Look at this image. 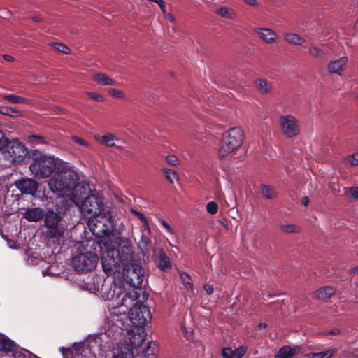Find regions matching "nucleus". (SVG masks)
Segmentation results:
<instances>
[{"instance_id": "obj_56", "label": "nucleus", "mask_w": 358, "mask_h": 358, "mask_svg": "<svg viewBox=\"0 0 358 358\" xmlns=\"http://www.w3.org/2000/svg\"><path fill=\"white\" fill-rule=\"evenodd\" d=\"M32 138H34V139H37V140L42 139V137L40 136H33Z\"/></svg>"}, {"instance_id": "obj_51", "label": "nucleus", "mask_w": 358, "mask_h": 358, "mask_svg": "<svg viewBox=\"0 0 358 358\" xmlns=\"http://www.w3.org/2000/svg\"><path fill=\"white\" fill-rule=\"evenodd\" d=\"M301 203L304 206H307L309 203V199L308 196H304L301 199Z\"/></svg>"}, {"instance_id": "obj_3", "label": "nucleus", "mask_w": 358, "mask_h": 358, "mask_svg": "<svg viewBox=\"0 0 358 358\" xmlns=\"http://www.w3.org/2000/svg\"><path fill=\"white\" fill-rule=\"evenodd\" d=\"M131 258V249L124 242H118L105 245V250L101 256V263L104 272L107 275L119 272L124 265L123 275L126 281L133 287L140 288L144 278V271L136 263L125 264Z\"/></svg>"}, {"instance_id": "obj_13", "label": "nucleus", "mask_w": 358, "mask_h": 358, "mask_svg": "<svg viewBox=\"0 0 358 358\" xmlns=\"http://www.w3.org/2000/svg\"><path fill=\"white\" fill-rule=\"evenodd\" d=\"M112 352L113 358H138L136 352L128 346L116 345Z\"/></svg>"}, {"instance_id": "obj_50", "label": "nucleus", "mask_w": 358, "mask_h": 358, "mask_svg": "<svg viewBox=\"0 0 358 358\" xmlns=\"http://www.w3.org/2000/svg\"><path fill=\"white\" fill-rule=\"evenodd\" d=\"M339 333V330L338 329H334L331 331H326L324 333L325 335H330V334H337Z\"/></svg>"}, {"instance_id": "obj_18", "label": "nucleus", "mask_w": 358, "mask_h": 358, "mask_svg": "<svg viewBox=\"0 0 358 358\" xmlns=\"http://www.w3.org/2000/svg\"><path fill=\"white\" fill-rule=\"evenodd\" d=\"M43 216V211L39 208L27 209L24 214V217L29 222L39 221Z\"/></svg>"}, {"instance_id": "obj_1", "label": "nucleus", "mask_w": 358, "mask_h": 358, "mask_svg": "<svg viewBox=\"0 0 358 358\" xmlns=\"http://www.w3.org/2000/svg\"><path fill=\"white\" fill-rule=\"evenodd\" d=\"M134 289L127 292L120 285H113L102 289V297L108 301V308L110 316L108 317L103 329L108 336L116 339L123 331L126 322L134 327H143L151 319L149 308L138 300Z\"/></svg>"}, {"instance_id": "obj_36", "label": "nucleus", "mask_w": 358, "mask_h": 358, "mask_svg": "<svg viewBox=\"0 0 358 358\" xmlns=\"http://www.w3.org/2000/svg\"><path fill=\"white\" fill-rule=\"evenodd\" d=\"M218 205L214 201H210L206 205V210L208 213L214 215L217 212Z\"/></svg>"}, {"instance_id": "obj_20", "label": "nucleus", "mask_w": 358, "mask_h": 358, "mask_svg": "<svg viewBox=\"0 0 358 358\" xmlns=\"http://www.w3.org/2000/svg\"><path fill=\"white\" fill-rule=\"evenodd\" d=\"M59 350L62 354L63 358H84L83 352L85 350L81 348L70 349L62 347L59 348Z\"/></svg>"}, {"instance_id": "obj_42", "label": "nucleus", "mask_w": 358, "mask_h": 358, "mask_svg": "<svg viewBox=\"0 0 358 358\" xmlns=\"http://www.w3.org/2000/svg\"><path fill=\"white\" fill-rule=\"evenodd\" d=\"M53 48L55 50H57L61 52H64V53H67L69 51V48L62 43H55L53 45Z\"/></svg>"}, {"instance_id": "obj_24", "label": "nucleus", "mask_w": 358, "mask_h": 358, "mask_svg": "<svg viewBox=\"0 0 358 358\" xmlns=\"http://www.w3.org/2000/svg\"><path fill=\"white\" fill-rule=\"evenodd\" d=\"M298 348L290 346H284L280 349L274 358H292L296 353Z\"/></svg>"}, {"instance_id": "obj_41", "label": "nucleus", "mask_w": 358, "mask_h": 358, "mask_svg": "<svg viewBox=\"0 0 358 358\" xmlns=\"http://www.w3.org/2000/svg\"><path fill=\"white\" fill-rule=\"evenodd\" d=\"M166 160L169 164L172 166H176L179 164L178 158L173 155H167L166 157Z\"/></svg>"}, {"instance_id": "obj_16", "label": "nucleus", "mask_w": 358, "mask_h": 358, "mask_svg": "<svg viewBox=\"0 0 358 358\" xmlns=\"http://www.w3.org/2000/svg\"><path fill=\"white\" fill-rule=\"evenodd\" d=\"M247 348L241 345L235 350L231 348H224L222 350V356L224 358H241L246 352Z\"/></svg>"}, {"instance_id": "obj_39", "label": "nucleus", "mask_w": 358, "mask_h": 358, "mask_svg": "<svg viewBox=\"0 0 358 358\" xmlns=\"http://www.w3.org/2000/svg\"><path fill=\"white\" fill-rule=\"evenodd\" d=\"M8 141L4 134L0 131V151H5L6 150Z\"/></svg>"}, {"instance_id": "obj_57", "label": "nucleus", "mask_w": 358, "mask_h": 358, "mask_svg": "<svg viewBox=\"0 0 358 358\" xmlns=\"http://www.w3.org/2000/svg\"><path fill=\"white\" fill-rule=\"evenodd\" d=\"M148 358H157L155 354L148 355Z\"/></svg>"}, {"instance_id": "obj_17", "label": "nucleus", "mask_w": 358, "mask_h": 358, "mask_svg": "<svg viewBox=\"0 0 358 358\" xmlns=\"http://www.w3.org/2000/svg\"><path fill=\"white\" fill-rule=\"evenodd\" d=\"M94 138L101 144L108 147L116 146L115 141H119V138L111 133H107L102 136H95Z\"/></svg>"}, {"instance_id": "obj_32", "label": "nucleus", "mask_w": 358, "mask_h": 358, "mask_svg": "<svg viewBox=\"0 0 358 358\" xmlns=\"http://www.w3.org/2000/svg\"><path fill=\"white\" fill-rule=\"evenodd\" d=\"M308 53L314 57H322L324 55L323 50L315 45H310Z\"/></svg>"}, {"instance_id": "obj_9", "label": "nucleus", "mask_w": 358, "mask_h": 358, "mask_svg": "<svg viewBox=\"0 0 358 358\" xmlns=\"http://www.w3.org/2000/svg\"><path fill=\"white\" fill-rule=\"evenodd\" d=\"M10 162H22L27 155V149L17 141L7 142L6 150L1 151Z\"/></svg>"}, {"instance_id": "obj_31", "label": "nucleus", "mask_w": 358, "mask_h": 358, "mask_svg": "<svg viewBox=\"0 0 358 358\" xmlns=\"http://www.w3.org/2000/svg\"><path fill=\"white\" fill-rule=\"evenodd\" d=\"M159 267L162 270H166L171 267L169 258L164 254H161L159 256Z\"/></svg>"}, {"instance_id": "obj_43", "label": "nucleus", "mask_w": 358, "mask_h": 358, "mask_svg": "<svg viewBox=\"0 0 358 358\" xmlns=\"http://www.w3.org/2000/svg\"><path fill=\"white\" fill-rule=\"evenodd\" d=\"M72 140L73 141V142L78 143L80 145L85 146V147L90 146V143L87 141H85V139H83L80 137L73 136Z\"/></svg>"}, {"instance_id": "obj_21", "label": "nucleus", "mask_w": 358, "mask_h": 358, "mask_svg": "<svg viewBox=\"0 0 358 358\" xmlns=\"http://www.w3.org/2000/svg\"><path fill=\"white\" fill-rule=\"evenodd\" d=\"M17 350L16 344L8 337L0 335V350L4 352H13Z\"/></svg>"}, {"instance_id": "obj_30", "label": "nucleus", "mask_w": 358, "mask_h": 358, "mask_svg": "<svg viewBox=\"0 0 358 358\" xmlns=\"http://www.w3.org/2000/svg\"><path fill=\"white\" fill-rule=\"evenodd\" d=\"M0 113L13 117H21L22 113L13 108H0Z\"/></svg>"}, {"instance_id": "obj_29", "label": "nucleus", "mask_w": 358, "mask_h": 358, "mask_svg": "<svg viewBox=\"0 0 358 358\" xmlns=\"http://www.w3.org/2000/svg\"><path fill=\"white\" fill-rule=\"evenodd\" d=\"M261 194L262 196L268 199H274L276 196L274 189L268 185H262L261 188Z\"/></svg>"}, {"instance_id": "obj_37", "label": "nucleus", "mask_w": 358, "mask_h": 358, "mask_svg": "<svg viewBox=\"0 0 358 358\" xmlns=\"http://www.w3.org/2000/svg\"><path fill=\"white\" fill-rule=\"evenodd\" d=\"M181 278H182V280L183 281L184 285L186 287V288L188 289L192 290L193 285H192V283L191 282V279H190L189 275L186 274V273H183L181 274Z\"/></svg>"}, {"instance_id": "obj_5", "label": "nucleus", "mask_w": 358, "mask_h": 358, "mask_svg": "<svg viewBox=\"0 0 358 358\" xmlns=\"http://www.w3.org/2000/svg\"><path fill=\"white\" fill-rule=\"evenodd\" d=\"M244 138V131L239 127H234L224 131L219 143L217 157L222 159L235 154L242 146Z\"/></svg>"}, {"instance_id": "obj_55", "label": "nucleus", "mask_w": 358, "mask_h": 358, "mask_svg": "<svg viewBox=\"0 0 358 358\" xmlns=\"http://www.w3.org/2000/svg\"><path fill=\"white\" fill-rule=\"evenodd\" d=\"M352 272L358 275V265L352 269Z\"/></svg>"}, {"instance_id": "obj_47", "label": "nucleus", "mask_w": 358, "mask_h": 358, "mask_svg": "<svg viewBox=\"0 0 358 358\" xmlns=\"http://www.w3.org/2000/svg\"><path fill=\"white\" fill-rule=\"evenodd\" d=\"M349 192L352 196L354 198H358V188L357 187H351L349 189Z\"/></svg>"}, {"instance_id": "obj_4", "label": "nucleus", "mask_w": 358, "mask_h": 358, "mask_svg": "<svg viewBox=\"0 0 358 358\" xmlns=\"http://www.w3.org/2000/svg\"><path fill=\"white\" fill-rule=\"evenodd\" d=\"M71 190L72 194L70 195L59 196L65 198L66 201H70L68 206H71L73 203L78 206L83 215L89 218L107 211V209L103 207L102 199L98 196L92 194L85 197V200L82 201L87 194V188L80 185L78 180L72 187Z\"/></svg>"}, {"instance_id": "obj_10", "label": "nucleus", "mask_w": 358, "mask_h": 358, "mask_svg": "<svg viewBox=\"0 0 358 358\" xmlns=\"http://www.w3.org/2000/svg\"><path fill=\"white\" fill-rule=\"evenodd\" d=\"M282 133L288 138L299 134L300 125L298 120L291 115H283L279 118Z\"/></svg>"}, {"instance_id": "obj_12", "label": "nucleus", "mask_w": 358, "mask_h": 358, "mask_svg": "<svg viewBox=\"0 0 358 358\" xmlns=\"http://www.w3.org/2000/svg\"><path fill=\"white\" fill-rule=\"evenodd\" d=\"M255 31L258 37L266 43L272 44L277 41V34L270 28L258 27L255 29Z\"/></svg>"}, {"instance_id": "obj_14", "label": "nucleus", "mask_w": 358, "mask_h": 358, "mask_svg": "<svg viewBox=\"0 0 358 358\" xmlns=\"http://www.w3.org/2000/svg\"><path fill=\"white\" fill-rule=\"evenodd\" d=\"M348 59L347 57H342L341 58L331 60L327 66L328 71L331 73L341 74V71L344 69Z\"/></svg>"}, {"instance_id": "obj_49", "label": "nucleus", "mask_w": 358, "mask_h": 358, "mask_svg": "<svg viewBox=\"0 0 358 358\" xmlns=\"http://www.w3.org/2000/svg\"><path fill=\"white\" fill-rule=\"evenodd\" d=\"M243 1L248 5L256 6L258 5V2L257 0H243Z\"/></svg>"}, {"instance_id": "obj_58", "label": "nucleus", "mask_w": 358, "mask_h": 358, "mask_svg": "<svg viewBox=\"0 0 358 358\" xmlns=\"http://www.w3.org/2000/svg\"><path fill=\"white\" fill-rule=\"evenodd\" d=\"M357 287H358V284H357Z\"/></svg>"}, {"instance_id": "obj_11", "label": "nucleus", "mask_w": 358, "mask_h": 358, "mask_svg": "<svg viewBox=\"0 0 358 358\" xmlns=\"http://www.w3.org/2000/svg\"><path fill=\"white\" fill-rule=\"evenodd\" d=\"M15 185L23 194L34 195L38 190V183L30 178L16 181Z\"/></svg>"}, {"instance_id": "obj_53", "label": "nucleus", "mask_w": 358, "mask_h": 358, "mask_svg": "<svg viewBox=\"0 0 358 358\" xmlns=\"http://www.w3.org/2000/svg\"><path fill=\"white\" fill-rule=\"evenodd\" d=\"M32 20L35 22H39L41 21V18L39 16H34L33 17Z\"/></svg>"}, {"instance_id": "obj_7", "label": "nucleus", "mask_w": 358, "mask_h": 358, "mask_svg": "<svg viewBox=\"0 0 358 358\" xmlns=\"http://www.w3.org/2000/svg\"><path fill=\"white\" fill-rule=\"evenodd\" d=\"M127 335L124 342L117 343L116 345L128 346L136 351L138 355V348L145 340V331L143 327L131 326L130 328L125 327Z\"/></svg>"}, {"instance_id": "obj_27", "label": "nucleus", "mask_w": 358, "mask_h": 358, "mask_svg": "<svg viewBox=\"0 0 358 358\" xmlns=\"http://www.w3.org/2000/svg\"><path fill=\"white\" fill-rule=\"evenodd\" d=\"M2 98L13 103H30V101L29 99L15 94H4L2 96Z\"/></svg>"}, {"instance_id": "obj_48", "label": "nucleus", "mask_w": 358, "mask_h": 358, "mask_svg": "<svg viewBox=\"0 0 358 358\" xmlns=\"http://www.w3.org/2000/svg\"><path fill=\"white\" fill-rule=\"evenodd\" d=\"M203 289L208 294H211L213 292V287L210 285H208V284L205 285L203 286Z\"/></svg>"}, {"instance_id": "obj_6", "label": "nucleus", "mask_w": 358, "mask_h": 358, "mask_svg": "<svg viewBox=\"0 0 358 358\" xmlns=\"http://www.w3.org/2000/svg\"><path fill=\"white\" fill-rule=\"evenodd\" d=\"M88 219V227L92 233L97 237L106 236L113 227V220L108 210Z\"/></svg>"}, {"instance_id": "obj_33", "label": "nucleus", "mask_w": 358, "mask_h": 358, "mask_svg": "<svg viewBox=\"0 0 358 358\" xmlns=\"http://www.w3.org/2000/svg\"><path fill=\"white\" fill-rule=\"evenodd\" d=\"M280 230L285 233H294L299 230V227L294 224H287L280 226Z\"/></svg>"}, {"instance_id": "obj_19", "label": "nucleus", "mask_w": 358, "mask_h": 358, "mask_svg": "<svg viewBox=\"0 0 358 358\" xmlns=\"http://www.w3.org/2000/svg\"><path fill=\"white\" fill-rule=\"evenodd\" d=\"M335 292V289L333 287L327 286L315 292L313 298L320 300H327L333 296Z\"/></svg>"}, {"instance_id": "obj_34", "label": "nucleus", "mask_w": 358, "mask_h": 358, "mask_svg": "<svg viewBox=\"0 0 358 358\" xmlns=\"http://www.w3.org/2000/svg\"><path fill=\"white\" fill-rule=\"evenodd\" d=\"M164 173L166 175V179L171 183H173L174 180H178L177 173L172 169H165Z\"/></svg>"}, {"instance_id": "obj_28", "label": "nucleus", "mask_w": 358, "mask_h": 358, "mask_svg": "<svg viewBox=\"0 0 358 358\" xmlns=\"http://www.w3.org/2000/svg\"><path fill=\"white\" fill-rule=\"evenodd\" d=\"M285 40L290 43L294 45H301L305 42V40L299 35L293 33H287L285 36Z\"/></svg>"}, {"instance_id": "obj_40", "label": "nucleus", "mask_w": 358, "mask_h": 358, "mask_svg": "<svg viewBox=\"0 0 358 358\" xmlns=\"http://www.w3.org/2000/svg\"><path fill=\"white\" fill-rule=\"evenodd\" d=\"M109 94L116 98L122 99L124 97V92L122 90L115 88L110 89Z\"/></svg>"}, {"instance_id": "obj_26", "label": "nucleus", "mask_w": 358, "mask_h": 358, "mask_svg": "<svg viewBox=\"0 0 358 358\" xmlns=\"http://www.w3.org/2000/svg\"><path fill=\"white\" fill-rule=\"evenodd\" d=\"M336 348H330L320 352H310L306 355L307 358H331L336 352Z\"/></svg>"}, {"instance_id": "obj_46", "label": "nucleus", "mask_w": 358, "mask_h": 358, "mask_svg": "<svg viewBox=\"0 0 358 358\" xmlns=\"http://www.w3.org/2000/svg\"><path fill=\"white\" fill-rule=\"evenodd\" d=\"M131 211L134 215H137L143 222L147 223V220L145 217L141 213L136 211L134 210H132Z\"/></svg>"}, {"instance_id": "obj_15", "label": "nucleus", "mask_w": 358, "mask_h": 358, "mask_svg": "<svg viewBox=\"0 0 358 358\" xmlns=\"http://www.w3.org/2000/svg\"><path fill=\"white\" fill-rule=\"evenodd\" d=\"M216 15L227 20H235L237 17L236 11L230 7L220 6L215 10Z\"/></svg>"}, {"instance_id": "obj_2", "label": "nucleus", "mask_w": 358, "mask_h": 358, "mask_svg": "<svg viewBox=\"0 0 358 358\" xmlns=\"http://www.w3.org/2000/svg\"><path fill=\"white\" fill-rule=\"evenodd\" d=\"M29 170L37 178H46L56 170L55 175L49 180L50 190L57 196L70 195L71 188L79 180L74 166L63 161H57L52 156L36 151Z\"/></svg>"}, {"instance_id": "obj_54", "label": "nucleus", "mask_w": 358, "mask_h": 358, "mask_svg": "<svg viewBox=\"0 0 358 358\" xmlns=\"http://www.w3.org/2000/svg\"><path fill=\"white\" fill-rule=\"evenodd\" d=\"M266 327H267V324H266V323H264V322L259 323V329H265Z\"/></svg>"}, {"instance_id": "obj_23", "label": "nucleus", "mask_w": 358, "mask_h": 358, "mask_svg": "<svg viewBox=\"0 0 358 358\" xmlns=\"http://www.w3.org/2000/svg\"><path fill=\"white\" fill-rule=\"evenodd\" d=\"M60 217L56 213L49 210L47 212L45 217V224L47 227L55 229L57 227Z\"/></svg>"}, {"instance_id": "obj_8", "label": "nucleus", "mask_w": 358, "mask_h": 358, "mask_svg": "<svg viewBox=\"0 0 358 358\" xmlns=\"http://www.w3.org/2000/svg\"><path fill=\"white\" fill-rule=\"evenodd\" d=\"M98 261L97 254L94 252H87L74 257L72 259V266L78 271H88L96 267Z\"/></svg>"}, {"instance_id": "obj_25", "label": "nucleus", "mask_w": 358, "mask_h": 358, "mask_svg": "<svg viewBox=\"0 0 358 358\" xmlns=\"http://www.w3.org/2000/svg\"><path fill=\"white\" fill-rule=\"evenodd\" d=\"M255 87L262 94L269 93L272 90V85L264 79H258L255 80Z\"/></svg>"}, {"instance_id": "obj_22", "label": "nucleus", "mask_w": 358, "mask_h": 358, "mask_svg": "<svg viewBox=\"0 0 358 358\" xmlns=\"http://www.w3.org/2000/svg\"><path fill=\"white\" fill-rule=\"evenodd\" d=\"M92 78L97 83L103 85H115L116 81L104 73H98L94 74Z\"/></svg>"}, {"instance_id": "obj_52", "label": "nucleus", "mask_w": 358, "mask_h": 358, "mask_svg": "<svg viewBox=\"0 0 358 358\" xmlns=\"http://www.w3.org/2000/svg\"><path fill=\"white\" fill-rule=\"evenodd\" d=\"M3 57H4V59H5L6 60L9 61V62H10V61H13V57H12V56H10V55H3Z\"/></svg>"}, {"instance_id": "obj_38", "label": "nucleus", "mask_w": 358, "mask_h": 358, "mask_svg": "<svg viewBox=\"0 0 358 358\" xmlns=\"http://www.w3.org/2000/svg\"><path fill=\"white\" fill-rule=\"evenodd\" d=\"M87 94L94 101H96L99 102H103L105 101V97L100 94L88 92H87Z\"/></svg>"}, {"instance_id": "obj_35", "label": "nucleus", "mask_w": 358, "mask_h": 358, "mask_svg": "<svg viewBox=\"0 0 358 358\" xmlns=\"http://www.w3.org/2000/svg\"><path fill=\"white\" fill-rule=\"evenodd\" d=\"M345 163L350 166L358 165V153H355L353 155L348 156L345 159Z\"/></svg>"}, {"instance_id": "obj_44", "label": "nucleus", "mask_w": 358, "mask_h": 358, "mask_svg": "<svg viewBox=\"0 0 358 358\" xmlns=\"http://www.w3.org/2000/svg\"><path fill=\"white\" fill-rule=\"evenodd\" d=\"M160 222L169 234H171V235L174 234L173 229L171 227V226L168 224V222L166 221L162 220H160Z\"/></svg>"}, {"instance_id": "obj_45", "label": "nucleus", "mask_w": 358, "mask_h": 358, "mask_svg": "<svg viewBox=\"0 0 358 358\" xmlns=\"http://www.w3.org/2000/svg\"><path fill=\"white\" fill-rule=\"evenodd\" d=\"M163 15H164V17L169 22L173 23L175 22V17L174 16L171 14V13H168L166 10H165L164 12L162 13Z\"/></svg>"}]
</instances>
